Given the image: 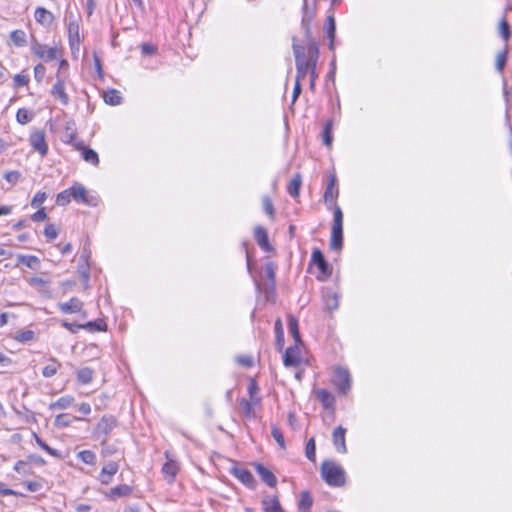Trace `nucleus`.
Wrapping results in <instances>:
<instances>
[{"instance_id":"f704fd0d","label":"nucleus","mask_w":512,"mask_h":512,"mask_svg":"<svg viewBox=\"0 0 512 512\" xmlns=\"http://www.w3.org/2000/svg\"><path fill=\"white\" fill-rule=\"evenodd\" d=\"M93 379V370L89 367H84L78 370L77 372V380L81 384H89Z\"/></svg>"},{"instance_id":"cd10ccee","label":"nucleus","mask_w":512,"mask_h":512,"mask_svg":"<svg viewBox=\"0 0 512 512\" xmlns=\"http://www.w3.org/2000/svg\"><path fill=\"white\" fill-rule=\"evenodd\" d=\"M302 185V177L300 174H296L289 182L287 186V191L289 195L293 198L299 196L300 188Z\"/></svg>"},{"instance_id":"338daca9","label":"nucleus","mask_w":512,"mask_h":512,"mask_svg":"<svg viewBox=\"0 0 512 512\" xmlns=\"http://www.w3.org/2000/svg\"><path fill=\"white\" fill-rule=\"evenodd\" d=\"M26 467H27V463L25 461H22V460H19L15 463L14 465V470L17 472V473H23V474H26Z\"/></svg>"},{"instance_id":"a211bd4d","label":"nucleus","mask_w":512,"mask_h":512,"mask_svg":"<svg viewBox=\"0 0 512 512\" xmlns=\"http://www.w3.org/2000/svg\"><path fill=\"white\" fill-rule=\"evenodd\" d=\"M254 238L257 242V244L263 249L264 251H271L272 246L269 243L268 234L264 227L257 226L254 229Z\"/></svg>"},{"instance_id":"c85d7f7f","label":"nucleus","mask_w":512,"mask_h":512,"mask_svg":"<svg viewBox=\"0 0 512 512\" xmlns=\"http://www.w3.org/2000/svg\"><path fill=\"white\" fill-rule=\"evenodd\" d=\"M17 264H23L31 269H37L39 267L40 261L34 255H22L19 254L17 256Z\"/></svg>"},{"instance_id":"9d476101","label":"nucleus","mask_w":512,"mask_h":512,"mask_svg":"<svg viewBox=\"0 0 512 512\" xmlns=\"http://www.w3.org/2000/svg\"><path fill=\"white\" fill-rule=\"evenodd\" d=\"M71 188V193H72V199L78 203H83V204H86V205H96V203L94 202V198H89L87 196V190L86 188L79 184V183H76L75 185H73Z\"/></svg>"},{"instance_id":"2f4dec72","label":"nucleus","mask_w":512,"mask_h":512,"mask_svg":"<svg viewBox=\"0 0 512 512\" xmlns=\"http://www.w3.org/2000/svg\"><path fill=\"white\" fill-rule=\"evenodd\" d=\"M10 39L13 44L17 47H23L26 45V33L23 30L17 29L10 33Z\"/></svg>"},{"instance_id":"5701e85b","label":"nucleus","mask_w":512,"mask_h":512,"mask_svg":"<svg viewBox=\"0 0 512 512\" xmlns=\"http://www.w3.org/2000/svg\"><path fill=\"white\" fill-rule=\"evenodd\" d=\"M287 322H288L289 332L292 335L295 343L302 344L297 318L295 316H293L292 314H290L287 317Z\"/></svg>"},{"instance_id":"5fc2aeb1","label":"nucleus","mask_w":512,"mask_h":512,"mask_svg":"<svg viewBox=\"0 0 512 512\" xmlns=\"http://www.w3.org/2000/svg\"><path fill=\"white\" fill-rule=\"evenodd\" d=\"M47 195L45 192H37L31 201L33 207H39L46 200Z\"/></svg>"},{"instance_id":"ea45409f","label":"nucleus","mask_w":512,"mask_h":512,"mask_svg":"<svg viewBox=\"0 0 512 512\" xmlns=\"http://www.w3.org/2000/svg\"><path fill=\"white\" fill-rule=\"evenodd\" d=\"M83 159L92 164V165H98L99 163V157L98 154L91 148H84L82 152Z\"/></svg>"},{"instance_id":"864d4df0","label":"nucleus","mask_w":512,"mask_h":512,"mask_svg":"<svg viewBox=\"0 0 512 512\" xmlns=\"http://www.w3.org/2000/svg\"><path fill=\"white\" fill-rule=\"evenodd\" d=\"M21 178V173L17 170L8 171L4 174V179L12 185H15Z\"/></svg>"},{"instance_id":"f03ea898","label":"nucleus","mask_w":512,"mask_h":512,"mask_svg":"<svg viewBox=\"0 0 512 512\" xmlns=\"http://www.w3.org/2000/svg\"><path fill=\"white\" fill-rule=\"evenodd\" d=\"M321 475L330 486L340 487L345 483L344 470L332 461H324L322 463Z\"/></svg>"},{"instance_id":"a878e982","label":"nucleus","mask_w":512,"mask_h":512,"mask_svg":"<svg viewBox=\"0 0 512 512\" xmlns=\"http://www.w3.org/2000/svg\"><path fill=\"white\" fill-rule=\"evenodd\" d=\"M343 247V229L331 230L330 248L339 251Z\"/></svg>"},{"instance_id":"3c124183","label":"nucleus","mask_w":512,"mask_h":512,"mask_svg":"<svg viewBox=\"0 0 512 512\" xmlns=\"http://www.w3.org/2000/svg\"><path fill=\"white\" fill-rule=\"evenodd\" d=\"M507 61V51L498 53L496 57L495 67L498 72H502Z\"/></svg>"},{"instance_id":"bb28decb","label":"nucleus","mask_w":512,"mask_h":512,"mask_svg":"<svg viewBox=\"0 0 512 512\" xmlns=\"http://www.w3.org/2000/svg\"><path fill=\"white\" fill-rule=\"evenodd\" d=\"M325 29H326L327 37L330 40L329 49L333 50L334 49L335 33H336V23H335V19L332 15L327 17Z\"/></svg>"},{"instance_id":"774afa93","label":"nucleus","mask_w":512,"mask_h":512,"mask_svg":"<svg viewBox=\"0 0 512 512\" xmlns=\"http://www.w3.org/2000/svg\"><path fill=\"white\" fill-rule=\"evenodd\" d=\"M25 485L31 492H37L41 488V484L37 481H28L25 483Z\"/></svg>"},{"instance_id":"393cba45","label":"nucleus","mask_w":512,"mask_h":512,"mask_svg":"<svg viewBox=\"0 0 512 512\" xmlns=\"http://www.w3.org/2000/svg\"><path fill=\"white\" fill-rule=\"evenodd\" d=\"M264 512H285L277 497L264 498L262 500Z\"/></svg>"},{"instance_id":"37998d69","label":"nucleus","mask_w":512,"mask_h":512,"mask_svg":"<svg viewBox=\"0 0 512 512\" xmlns=\"http://www.w3.org/2000/svg\"><path fill=\"white\" fill-rule=\"evenodd\" d=\"M34 437H35L36 443L38 444L39 447H41L43 450H45L51 456H54L57 458H62V455L58 450L53 449L49 445H47L40 437H38L37 434H34Z\"/></svg>"},{"instance_id":"b1692460","label":"nucleus","mask_w":512,"mask_h":512,"mask_svg":"<svg viewBox=\"0 0 512 512\" xmlns=\"http://www.w3.org/2000/svg\"><path fill=\"white\" fill-rule=\"evenodd\" d=\"M274 330H275V344L276 348L279 352L283 350L284 347V330L282 321L280 318H277L274 324Z\"/></svg>"},{"instance_id":"20e7f679","label":"nucleus","mask_w":512,"mask_h":512,"mask_svg":"<svg viewBox=\"0 0 512 512\" xmlns=\"http://www.w3.org/2000/svg\"><path fill=\"white\" fill-rule=\"evenodd\" d=\"M31 52L38 58L49 62L57 58L58 49L57 47H48L39 43L36 39H33L31 43Z\"/></svg>"},{"instance_id":"c03bdc74","label":"nucleus","mask_w":512,"mask_h":512,"mask_svg":"<svg viewBox=\"0 0 512 512\" xmlns=\"http://www.w3.org/2000/svg\"><path fill=\"white\" fill-rule=\"evenodd\" d=\"M305 455L310 461L315 462L316 444H315L314 438H310L308 440L306 447H305Z\"/></svg>"},{"instance_id":"39448f33","label":"nucleus","mask_w":512,"mask_h":512,"mask_svg":"<svg viewBox=\"0 0 512 512\" xmlns=\"http://www.w3.org/2000/svg\"><path fill=\"white\" fill-rule=\"evenodd\" d=\"M117 425L118 422L114 416L104 415L95 427V435L98 438L102 436L103 439H107V436L112 432V430L115 427H117Z\"/></svg>"},{"instance_id":"f8f14e48","label":"nucleus","mask_w":512,"mask_h":512,"mask_svg":"<svg viewBox=\"0 0 512 512\" xmlns=\"http://www.w3.org/2000/svg\"><path fill=\"white\" fill-rule=\"evenodd\" d=\"M118 469V463L114 461L108 462L106 465L103 466L99 474V481L104 485H108L109 483L112 482L113 476L118 472Z\"/></svg>"},{"instance_id":"e2e57ef3","label":"nucleus","mask_w":512,"mask_h":512,"mask_svg":"<svg viewBox=\"0 0 512 512\" xmlns=\"http://www.w3.org/2000/svg\"><path fill=\"white\" fill-rule=\"evenodd\" d=\"M73 126H74L73 122L72 123H70V122L67 123L65 136L67 138V142L68 143H71L75 139V136H76L75 131L73 129Z\"/></svg>"},{"instance_id":"f257e3e1","label":"nucleus","mask_w":512,"mask_h":512,"mask_svg":"<svg viewBox=\"0 0 512 512\" xmlns=\"http://www.w3.org/2000/svg\"><path fill=\"white\" fill-rule=\"evenodd\" d=\"M293 52L297 70L296 78L297 80H302L306 77L307 73H309L311 69L316 68L319 49L315 42L310 41L307 47V58H305V49L303 46L294 44Z\"/></svg>"},{"instance_id":"dca6fc26","label":"nucleus","mask_w":512,"mask_h":512,"mask_svg":"<svg viewBox=\"0 0 512 512\" xmlns=\"http://www.w3.org/2000/svg\"><path fill=\"white\" fill-rule=\"evenodd\" d=\"M58 307L62 313L72 314L82 310L83 302L80 299L73 297L68 302L59 303Z\"/></svg>"},{"instance_id":"79ce46f5","label":"nucleus","mask_w":512,"mask_h":512,"mask_svg":"<svg viewBox=\"0 0 512 512\" xmlns=\"http://www.w3.org/2000/svg\"><path fill=\"white\" fill-rule=\"evenodd\" d=\"M333 229H343V213L339 206H335L333 210Z\"/></svg>"},{"instance_id":"4468645a","label":"nucleus","mask_w":512,"mask_h":512,"mask_svg":"<svg viewBox=\"0 0 512 512\" xmlns=\"http://www.w3.org/2000/svg\"><path fill=\"white\" fill-rule=\"evenodd\" d=\"M52 96L59 100L62 105L69 104V96L65 90V84L63 79H58L57 82L53 85L51 90Z\"/></svg>"},{"instance_id":"a19ab883","label":"nucleus","mask_w":512,"mask_h":512,"mask_svg":"<svg viewBox=\"0 0 512 512\" xmlns=\"http://www.w3.org/2000/svg\"><path fill=\"white\" fill-rule=\"evenodd\" d=\"M77 457L88 465H94L96 463V455L90 450H83L77 454Z\"/></svg>"},{"instance_id":"7c9ffc66","label":"nucleus","mask_w":512,"mask_h":512,"mask_svg":"<svg viewBox=\"0 0 512 512\" xmlns=\"http://www.w3.org/2000/svg\"><path fill=\"white\" fill-rule=\"evenodd\" d=\"M49 361L50 363L42 369V375L45 378L54 376L61 367V363L57 359L51 358Z\"/></svg>"},{"instance_id":"052dcab7","label":"nucleus","mask_w":512,"mask_h":512,"mask_svg":"<svg viewBox=\"0 0 512 512\" xmlns=\"http://www.w3.org/2000/svg\"><path fill=\"white\" fill-rule=\"evenodd\" d=\"M46 68L43 64H37L34 67V75L37 81H41L45 75Z\"/></svg>"},{"instance_id":"2eb2a0df","label":"nucleus","mask_w":512,"mask_h":512,"mask_svg":"<svg viewBox=\"0 0 512 512\" xmlns=\"http://www.w3.org/2000/svg\"><path fill=\"white\" fill-rule=\"evenodd\" d=\"M345 434H346V429L343 428L342 426L336 427L332 434L333 444H334L336 450L342 454L347 452L346 443H345Z\"/></svg>"},{"instance_id":"7ed1b4c3","label":"nucleus","mask_w":512,"mask_h":512,"mask_svg":"<svg viewBox=\"0 0 512 512\" xmlns=\"http://www.w3.org/2000/svg\"><path fill=\"white\" fill-rule=\"evenodd\" d=\"M311 263L316 265L319 270L317 279L324 281L329 278L332 274V268L329 263L325 260V257L320 249L314 248L311 255Z\"/></svg>"},{"instance_id":"680f3d73","label":"nucleus","mask_w":512,"mask_h":512,"mask_svg":"<svg viewBox=\"0 0 512 512\" xmlns=\"http://www.w3.org/2000/svg\"><path fill=\"white\" fill-rule=\"evenodd\" d=\"M34 338V332L31 330L24 331L16 336V339L21 342L31 341Z\"/></svg>"},{"instance_id":"4be33fe9","label":"nucleus","mask_w":512,"mask_h":512,"mask_svg":"<svg viewBox=\"0 0 512 512\" xmlns=\"http://www.w3.org/2000/svg\"><path fill=\"white\" fill-rule=\"evenodd\" d=\"M316 398L322 403L323 407L328 409L334 405L335 397L326 389H318L315 392Z\"/></svg>"},{"instance_id":"e433bc0d","label":"nucleus","mask_w":512,"mask_h":512,"mask_svg":"<svg viewBox=\"0 0 512 512\" xmlns=\"http://www.w3.org/2000/svg\"><path fill=\"white\" fill-rule=\"evenodd\" d=\"M322 138H323V143L327 147H330L332 145L333 136H332V121L331 120H328L325 123L323 132H322Z\"/></svg>"},{"instance_id":"13d9d810","label":"nucleus","mask_w":512,"mask_h":512,"mask_svg":"<svg viewBox=\"0 0 512 512\" xmlns=\"http://www.w3.org/2000/svg\"><path fill=\"white\" fill-rule=\"evenodd\" d=\"M265 273L267 278L271 281L272 285L275 283V268L273 263H267L265 265Z\"/></svg>"},{"instance_id":"4d7b16f0","label":"nucleus","mask_w":512,"mask_h":512,"mask_svg":"<svg viewBox=\"0 0 512 512\" xmlns=\"http://www.w3.org/2000/svg\"><path fill=\"white\" fill-rule=\"evenodd\" d=\"M44 234L49 240H54L58 236V231L54 225L49 224L45 227Z\"/></svg>"},{"instance_id":"a18cd8bd","label":"nucleus","mask_w":512,"mask_h":512,"mask_svg":"<svg viewBox=\"0 0 512 512\" xmlns=\"http://www.w3.org/2000/svg\"><path fill=\"white\" fill-rule=\"evenodd\" d=\"M71 199H72V193H71V188H69V189H66V190L60 192L57 195L56 203L59 206H65L68 203H70Z\"/></svg>"},{"instance_id":"58836bf2","label":"nucleus","mask_w":512,"mask_h":512,"mask_svg":"<svg viewBox=\"0 0 512 512\" xmlns=\"http://www.w3.org/2000/svg\"><path fill=\"white\" fill-rule=\"evenodd\" d=\"M325 306L329 311L336 310L338 308V297L335 293L328 292L324 296Z\"/></svg>"},{"instance_id":"9b49d317","label":"nucleus","mask_w":512,"mask_h":512,"mask_svg":"<svg viewBox=\"0 0 512 512\" xmlns=\"http://www.w3.org/2000/svg\"><path fill=\"white\" fill-rule=\"evenodd\" d=\"M230 472L247 487H254L255 478L249 470L242 467L233 466L230 469Z\"/></svg>"},{"instance_id":"0eeeda50","label":"nucleus","mask_w":512,"mask_h":512,"mask_svg":"<svg viewBox=\"0 0 512 512\" xmlns=\"http://www.w3.org/2000/svg\"><path fill=\"white\" fill-rule=\"evenodd\" d=\"M29 143L32 148L38 152L42 157L48 152V145L46 142V134L44 130H36L31 133Z\"/></svg>"},{"instance_id":"4c0bfd02","label":"nucleus","mask_w":512,"mask_h":512,"mask_svg":"<svg viewBox=\"0 0 512 512\" xmlns=\"http://www.w3.org/2000/svg\"><path fill=\"white\" fill-rule=\"evenodd\" d=\"M77 328L87 329L91 332L104 331L106 328V324L102 320L90 321L86 324L77 325Z\"/></svg>"},{"instance_id":"69168bd1","label":"nucleus","mask_w":512,"mask_h":512,"mask_svg":"<svg viewBox=\"0 0 512 512\" xmlns=\"http://www.w3.org/2000/svg\"><path fill=\"white\" fill-rule=\"evenodd\" d=\"M237 362L245 367H251L253 365L252 358L246 355L237 357Z\"/></svg>"},{"instance_id":"603ef678","label":"nucleus","mask_w":512,"mask_h":512,"mask_svg":"<svg viewBox=\"0 0 512 512\" xmlns=\"http://www.w3.org/2000/svg\"><path fill=\"white\" fill-rule=\"evenodd\" d=\"M16 119L20 124H27L31 121V116L26 109L21 108L16 113Z\"/></svg>"},{"instance_id":"1a4fd4ad","label":"nucleus","mask_w":512,"mask_h":512,"mask_svg":"<svg viewBox=\"0 0 512 512\" xmlns=\"http://www.w3.org/2000/svg\"><path fill=\"white\" fill-rule=\"evenodd\" d=\"M301 357H300V350H299V344H294L293 346H290L286 349L284 356H283V364L286 367H296L300 364Z\"/></svg>"},{"instance_id":"de8ad7c7","label":"nucleus","mask_w":512,"mask_h":512,"mask_svg":"<svg viewBox=\"0 0 512 512\" xmlns=\"http://www.w3.org/2000/svg\"><path fill=\"white\" fill-rule=\"evenodd\" d=\"M73 419H77L76 417H70L68 414H59L55 418V426L57 427H67L71 424Z\"/></svg>"},{"instance_id":"6e6552de","label":"nucleus","mask_w":512,"mask_h":512,"mask_svg":"<svg viewBox=\"0 0 512 512\" xmlns=\"http://www.w3.org/2000/svg\"><path fill=\"white\" fill-rule=\"evenodd\" d=\"M315 12L308 7L307 0H303L301 27L307 40L311 37L310 25L314 19Z\"/></svg>"},{"instance_id":"c9c22d12","label":"nucleus","mask_w":512,"mask_h":512,"mask_svg":"<svg viewBox=\"0 0 512 512\" xmlns=\"http://www.w3.org/2000/svg\"><path fill=\"white\" fill-rule=\"evenodd\" d=\"M68 35L71 46L73 47L75 43H79V25L76 22H69L68 24Z\"/></svg>"},{"instance_id":"473e14b6","label":"nucleus","mask_w":512,"mask_h":512,"mask_svg":"<svg viewBox=\"0 0 512 512\" xmlns=\"http://www.w3.org/2000/svg\"><path fill=\"white\" fill-rule=\"evenodd\" d=\"M74 398L72 396H63L60 397L57 401L50 404L49 408L51 410L55 409H66L72 405Z\"/></svg>"},{"instance_id":"c756f323","label":"nucleus","mask_w":512,"mask_h":512,"mask_svg":"<svg viewBox=\"0 0 512 512\" xmlns=\"http://www.w3.org/2000/svg\"><path fill=\"white\" fill-rule=\"evenodd\" d=\"M313 504V498L308 491H303L298 503L299 512H310V508Z\"/></svg>"},{"instance_id":"0e129e2a","label":"nucleus","mask_w":512,"mask_h":512,"mask_svg":"<svg viewBox=\"0 0 512 512\" xmlns=\"http://www.w3.org/2000/svg\"><path fill=\"white\" fill-rule=\"evenodd\" d=\"M46 218H47V213L45 212V210L43 208L38 210L37 212H35L32 215V220L34 222H41V221H44Z\"/></svg>"},{"instance_id":"6ab92c4d","label":"nucleus","mask_w":512,"mask_h":512,"mask_svg":"<svg viewBox=\"0 0 512 512\" xmlns=\"http://www.w3.org/2000/svg\"><path fill=\"white\" fill-rule=\"evenodd\" d=\"M336 181V176L334 174H331L324 192V201L326 204L332 203L338 197L339 191L335 187Z\"/></svg>"},{"instance_id":"09e8293b","label":"nucleus","mask_w":512,"mask_h":512,"mask_svg":"<svg viewBox=\"0 0 512 512\" xmlns=\"http://www.w3.org/2000/svg\"><path fill=\"white\" fill-rule=\"evenodd\" d=\"M499 33L505 41H508L511 36L510 26L505 18L499 23Z\"/></svg>"},{"instance_id":"412c9836","label":"nucleus","mask_w":512,"mask_h":512,"mask_svg":"<svg viewBox=\"0 0 512 512\" xmlns=\"http://www.w3.org/2000/svg\"><path fill=\"white\" fill-rule=\"evenodd\" d=\"M179 466L177 462L173 460H168L162 468V472L165 475L168 483H172L178 473Z\"/></svg>"},{"instance_id":"8fccbe9b","label":"nucleus","mask_w":512,"mask_h":512,"mask_svg":"<svg viewBox=\"0 0 512 512\" xmlns=\"http://www.w3.org/2000/svg\"><path fill=\"white\" fill-rule=\"evenodd\" d=\"M262 204L264 212L270 217L274 218V206L271 199L268 196L262 198Z\"/></svg>"},{"instance_id":"49530a36","label":"nucleus","mask_w":512,"mask_h":512,"mask_svg":"<svg viewBox=\"0 0 512 512\" xmlns=\"http://www.w3.org/2000/svg\"><path fill=\"white\" fill-rule=\"evenodd\" d=\"M271 434H272V437L274 438V440L278 443V445L282 449H285V440H284V436H283L281 429L279 427H277L276 425H272Z\"/></svg>"},{"instance_id":"72a5a7b5","label":"nucleus","mask_w":512,"mask_h":512,"mask_svg":"<svg viewBox=\"0 0 512 512\" xmlns=\"http://www.w3.org/2000/svg\"><path fill=\"white\" fill-rule=\"evenodd\" d=\"M122 97L119 91L115 89L108 90L104 94V101L109 105H119L121 103Z\"/></svg>"},{"instance_id":"ddd939ff","label":"nucleus","mask_w":512,"mask_h":512,"mask_svg":"<svg viewBox=\"0 0 512 512\" xmlns=\"http://www.w3.org/2000/svg\"><path fill=\"white\" fill-rule=\"evenodd\" d=\"M255 470L265 484H267L269 487L276 486L277 478L267 467H265L263 464L256 463Z\"/></svg>"},{"instance_id":"aec40b11","label":"nucleus","mask_w":512,"mask_h":512,"mask_svg":"<svg viewBox=\"0 0 512 512\" xmlns=\"http://www.w3.org/2000/svg\"><path fill=\"white\" fill-rule=\"evenodd\" d=\"M35 20L41 25H50L53 20V14L43 7H38L34 13Z\"/></svg>"},{"instance_id":"f3484780","label":"nucleus","mask_w":512,"mask_h":512,"mask_svg":"<svg viewBox=\"0 0 512 512\" xmlns=\"http://www.w3.org/2000/svg\"><path fill=\"white\" fill-rule=\"evenodd\" d=\"M133 492V488L127 484H121L116 487H113L106 494L107 498L115 501L118 498L127 497L131 495Z\"/></svg>"},{"instance_id":"423d86ee","label":"nucleus","mask_w":512,"mask_h":512,"mask_svg":"<svg viewBox=\"0 0 512 512\" xmlns=\"http://www.w3.org/2000/svg\"><path fill=\"white\" fill-rule=\"evenodd\" d=\"M333 383L338 388L340 393L346 394L351 387L349 371L345 368L337 367L334 370Z\"/></svg>"},{"instance_id":"6e6d98bb","label":"nucleus","mask_w":512,"mask_h":512,"mask_svg":"<svg viewBox=\"0 0 512 512\" xmlns=\"http://www.w3.org/2000/svg\"><path fill=\"white\" fill-rule=\"evenodd\" d=\"M101 446H102V454L104 456H110L116 452V448L113 445H109L107 443V439H102Z\"/></svg>"},{"instance_id":"bf43d9fd","label":"nucleus","mask_w":512,"mask_h":512,"mask_svg":"<svg viewBox=\"0 0 512 512\" xmlns=\"http://www.w3.org/2000/svg\"><path fill=\"white\" fill-rule=\"evenodd\" d=\"M29 82V78L26 75L17 74L14 76V83L17 87L26 86Z\"/></svg>"}]
</instances>
